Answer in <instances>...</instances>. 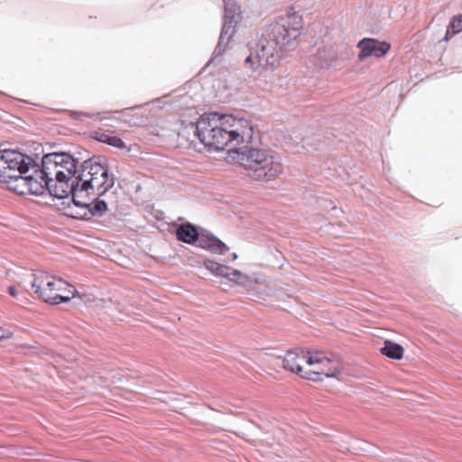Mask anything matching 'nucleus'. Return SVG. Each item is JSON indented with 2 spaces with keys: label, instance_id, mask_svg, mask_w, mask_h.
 Wrapping results in <instances>:
<instances>
[{
  "label": "nucleus",
  "instance_id": "nucleus-14",
  "mask_svg": "<svg viewBox=\"0 0 462 462\" xmlns=\"http://www.w3.org/2000/svg\"><path fill=\"white\" fill-rule=\"evenodd\" d=\"M357 48L360 49L358 60L363 61L370 56L375 58L383 57L390 51L391 45L386 42H381L377 39L364 38L358 42Z\"/></svg>",
  "mask_w": 462,
  "mask_h": 462
},
{
  "label": "nucleus",
  "instance_id": "nucleus-8",
  "mask_svg": "<svg viewBox=\"0 0 462 462\" xmlns=\"http://www.w3.org/2000/svg\"><path fill=\"white\" fill-rule=\"evenodd\" d=\"M67 189L69 192L62 199H68L71 195V200L67 205L62 202L61 209L64 214L72 218L89 219L91 194H87V190H81L79 183H69Z\"/></svg>",
  "mask_w": 462,
  "mask_h": 462
},
{
  "label": "nucleus",
  "instance_id": "nucleus-7",
  "mask_svg": "<svg viewBox=\"0 0 462 462\" xmlns=\"http://www.w3.org/2000/svg\"><path fill=\"white\" fill-rule=\"evenodd\" d=\"M224 23L217 45L213 52V60L222 55V53L226 51L227 44L229 43L236 32L237 23L242 19L240 6L237 5L236 1L224 0Z\"/></svg>",
  "mask_w": 462,
  "mask_h": 462
},
{
  "label": "nucleus",
  "instance_id": "nucleus-30",
  "mask_svg": "<svg viewBox=\"0 0 462 462\" xmlns=\"http://www.w3.org/2000/svg\"><path fill=\"white\" fill-rule=\"evenodd\" d=\"M61 170L67 173L66 170H65V165L62 164V167H61Z\"/></svg>",
  "mask_w": 462,
  "mask_h": 462
},
{
  "label": "nucleus",
  "instance_id": "nucleus-27",
  "mask_svg": "<svg viewBox=\"0 0 462 462\" xmlns=\"http://www.w3.org/2000/svg\"><path fill=\"white\" fill-rule=\"evenodd\" d=\"M8 292L12 297H16L18 291L14 286L8 287Z\"/></svg>",
  "mask_w": 462,
  "mask_h": 462
},
{
  "label": "nucleus",
  "instance_id": "nucleus-23",
  "mask_svg": "<svg viewBox=\"0 0 462 462\" xmlns=\"http://www.w3.org/2000/svg\"><path fill=\"white\" fill-rule=\"evenodd\" d=\"M462 31V14L455 16L449 23L444 37V41L448 42L455 34Z\"/></svg>",
  "mask_w": 462,
  "mask_h": 462
},
{
  "label": "nucleus",
  "instance_id": "nucleus-15",
  "mask_svg": "<svg viewBox=\"0 0 462 462\" xmlns=\"http://www.w3.org/2000/svg\"><path fill=\"white\" fill-rule=\"evenodd\" d=\"M53 294L52 298H55L50 301L51 304L57 305L61 302H68L72 298L79 296L78 291L66 281L57 278V281L52 284Z\"/></svg>",
  "mask_w": 462,
  "mask_h": 462
},
{
  "label": "nucleus",
  "instance_id": "nucleus-22",
  "mask_svg": "<svg viewBox=\"0 0 462 462\" xmlns=\"http://www.w3.org/2000/svg\"><path fill=\"white\" fill-rule=\"evenodd\" d=\"M380 351L383 356L396 360L402 359L404 353V349L401 345L390 340L384 341L383 346Z\"/></svg>",
  "mask_w": 462,
  "mask_h": 462
},
{
  "label": "nucleus",
  "instance_id": "nucleus-9",
  "mask_svg": "<svg viewBox=\"0 0 462 462\" xmlns=\"http://www.w3.org/2000/svg\"><path fill=\"white\" fill-rule=\"evenodd\" d=\"M28 158L24 153L16 150H0V180L16 174H26L29 171Z\"/></svg>",
  "mask_w": 462,
  "mask_h": 462
},
{
  "label": "nucleus",
  "instance_id": "nucleus-29",
  "mask_svg": "<svg viewBox=\"0 0 462 462\" xmlns=\"http://www.w3.org/2000/svg\"><path fill=\"white\" fill-rule=\"evenodd\" d=\"M74 115H85V116H89V115H88V114L78 113V112H74Z\"/></svg>",
  "mask_w": 462,
  "mask_h": 462
},
{
  "label": "nucleus",
  "instance_id": "nucleus-2",
  "mask_svg": "<svg viewBox=\"0 0 462 462\" xmlns=\"http://www.w3.org/2000/svg\"><path fill=\"white\" fill-rule=\"evenodd\" d=\"M333 356L324 352L310 353L303 349L295 348L286 353L282 360V366L291 372L296 373L300 377L310 381H320L321 374L326 377H335L339 369H326L327 365L333 362Z\"/></svg>",
  "mask_w": 462,
  "mask_h": 462
},
{
  "label": "nucleus",
  "instance_id": "nucleus-6",
  "mask_svg": "<svg viewBox=\"0 0 462 462\" xmlns=\"http://www.w3.org/2000/svg\"><path fill=\"white\" fill-rule=\"evenodd\" d=\"M284 53L285 51L280 47L279 43L265 32L260 39L254 53L251 52L245 62L253 70L258 67L273 69L279 65Z\"/></svg>",
  "mask_w": 462,
  "mask_h": 462
},
{
  "label": "nucleus",
  "instance_id": "nucleus-21",
  "mask_svg": "<svg viewBox=\"0 0 462 462\" xmlns=\"http://www.w3.org/2000/svg\"><path fill=\"white\" fill-rule=\"evenodd\" d=\"M176 236L178 240L186 244H193L199 238L198 229L190 223L179 226L176 230Z\"/></svg>",
  "mask_w": 462,
  "mask_h": 462
},
{
  "label": "nucleus",
  "instance_id": "nucleus-28",
  "mask_svg": "<svg viewBox=\"0 0 462 462\" xmlns=\"http://www.w3.org/2000/svg\"><path fill=\"white\" fill-rule=\"evenodd\" d=\"M5 337V331L0 328V339Z\"/></svg>",
  "mask_w": 462,
  "mask_h": 462
},
{
  "label": "nucleus",
  "instance_id": "nucleus-19",
  "mask_svg": "<svg viewBox=\"0 0 462 462\" xmlns=\"http://www.w3.org/2000/svg\"><path fill=\"white\" fill-rule=\"evenodd\" d=\"M204 265L213 274L221 276V277H226L229 281H234V282L238 281L242 276V273L239 271H237V270L231 271V269L228 266L220 264L212 260H206L204 262Z\"/></svg>",
  "mask_w": 462,
  "mask_h": 462
},
{
  "label": "nucleus",
  "instance_id": "nucleus-12",
  "mask_svg": "<svg viewBox=\"0 0 462 462\" xmlns=\"http://www.w3.org/2000/svg\"><path fill=\"white\" fill-rule=\"evenodd\" d=\"M53 178L46 175L35 159L31 158V195L42 196L49 193L54 197L51 188H54Z\"/></svg>",
  "mask_w": 462,
  "mask_h": 462
},
{
  "label": "nucleus",
  "instance_id": "nucleus-11",
  "mask_svg": "<svg viewBox=\"0 0 462 462\" xmlns=\"http://www.w3.org/2000/svg\"><path fill=\"white\" fill-rule=\"evenodd\" d=\"M94 165L89 169L93 171L91 180H86L87 186H90L91 194L102 196L115 185V178L109 175L107 169L101 163L99 158L94 157Z\"/></svg>",
  "mask_w": 462,
  "mask_h": 462
},
{
  "label": "nucleus",
  "instance_id": "nucleus-5",
  "mask_svg": "<svg viewBox=\"0 0 462 462\" xmlns=\"http://www.w3.org/2000/svg\"><path fill=\"white\" fill-rule=\"evenodd\" d=\"M302 19L297 14H289L271 24L266 33L277 42L287 52L297 45V39L301 34Z\"/></svg>",
  "mask_w": 462,
  "mask_h": 462
},
{
  "label": "nucleus",
  "instance_id": "nucleus-31",
  "mask_svg": "<svg viewBox=\"0 0 462 462\" xmlns=\"http://www.w3.org/2000/svg\"><path fill=\"white\" fill-rule=\"evenodd\" d=\"M232 256H233V259H236V258H237L236 254H233V255H232Z\"/></svg>",
  "mask_w": 462,
  "mask_h": 462
},
{
  "label": "nucleus",
  "instance_id": "nucleus-13",
  "mask_svg": "<svg viewBox=\"0 0 462 462\" xmlns=\"http://www.w3.org/2000/svg\"><path fill=\"white\" fill-rule=\"evenodd\" d=\"M32 275L33 280L31 282V287L34 289V293L42 300L50 303L54 299L52 298V289H54L52 284L57 281V278L42 271H37Z\"/></svg>",
  "mask_w": 462,
  "mask_h": 462
},
{
  "label": "nucleus",
  "instance_id": "nucleus-25",
  "mask_svg": "<svg viewBox=\"0 0 462 462\" xmlns=\"http://www.w3.org/2000/svg\"><path fill=\"white\" fill-rule=\"evenodd\" d=\"M99 141L107 143L111 146L123 149L125 148V143L123 142L121 138L118 136H111L106 134H102L100 137L98 138Z\"/></svg>",
  "mask_w": 462,
  "mask_h": 462
},
{
  "label": "nucleus",
  "instance_id": "nucleus-17",
  "mask_svg": "<svg viewBox=\"0 0 462 462\" xmlns=\"http://www.w3.org/2000/svg\"><path fill=\"white\" fill-rule=\"evenodd\" d=\"M197 242L199 247L213 254H224L228 251V247L225 243L208 232L199 233V238L197 239Z\"/></svg>",
  "mask_w": 462,
  "mask_h": 462
},
{
  "label": "nucleus",
  "instance_id": "nucleus-3",
  "mask_svg": "<svg viewBox=\"0 0 462 462\" xmlns=\"http://www.w3.org/2000/svg\"><path fill=\"white\" fill-rule=\"evenodd\" d=\"M77 160L66 152H51L42 155L39 166L46 175L53 178L54 188L51 191L54 198H63L68 192L69 184V176L76 173Z\"/></svg>",
  "mask_w": 462,
  "mask_h": 462
},
{
  "label": "nucleus",
  "instance_id": "nucleus-24",
  "mask_svg": "<svg viewBox=\"0 0 462 462\" xmlns=\"http://www.w3.org/2000/svg\"><path fill=\"white\" fill-rule=\"evenodd\" d=\"M107 210V205L104 200L96 199L92 205L90 204L89 218L92 217H102Z\"/></svg>",
  "mask_w": 462,
  "mask_h": 462
},
{
  "label": "nucleus",
  "instance_id": "nucleus-4",
  "mask_svg": "<svg viewBox=\"0 0 462 462\" xmlns=\"http://www.w3.org/2000/svg\"><path fill=\"white\" fill-rule=\"evenodd\" d=\"M192 127L200 143L208 150L220 151L228 145L222 114L203 115Z\"/></svg>",
  "mask_w": 462,
  "mask_h": 462
},
{
  "label": "nucleus",
  "instance_id": "nucleus-18",
  "mask_svg": "<svg viewBox=\"0 0 462 462\" xmlns=\"http://www.w3.org/2000/svg\"><path fill=\"white\" fill-rule=\"evenodd\" d=\"M338 46L325 45L315 54L316 63L320 68L331 66L338 58Z\"/></svg>",
  "mask_w": 462,
  "mask_h": 462
},
{
  "label": "nucleus",
  "instance_id": "nucleus-26",
  "mask_svg": "<svg viewBox=\"0 0 462 462\" xmlns=\"http://www.w3.org/2000/svg\"><path fill=\"white\" fill-rule=\"evenodd\" d=\"M43 147L42 143L32 141L31 142V158L35 159L37 162H41L43 154Z\"/></svg>",
  "mask_w": 462,
  "mask_h": 462
},
{
  "label": "nucleus",
  "instance_id": "nucleus-16",
  "mask_svg": "<svg viewBox=\"0 0 462 462\" xmlns=\"http://www.w3.org/2000/svg\"><path fill=\"white\" fill-rule=\"evenodd\" d=\"M93 162L94 157L84 161L80 164V170L76 168V173L73 176H69V183H79L81 190H87V194H91L90 186H87L85 181L91 180L93 178V171L89 170L94 165Z\"/></svg>",
  "mask_w": 462,
  "mask_h": 462
},
{
  "label": "nucleus",
  "instance_id": "nucleus-20",
  "mask_svg": "<svg viewBox=\"0 0 462 462\" xmlns=\"http://www.w3.org/2000/svg\"><path fill=\"white\" fill-rule=\"evenodd\" d=\"M0 181L5 183L10 190L19 195L29 194V175L27 173L13 175L6 178L5 180Z\"/></svg>",
  "mask_w": 462,
  "mask_h": 462
},
{
  "label": "nucleus",
  "instance_id": "nucleus-1",
  "mask_svg": "<svg viewBox=\"0 0 462 462\" xmlns=\"http://www.w3.org/2000/svg\"><path fill=\"white\" fill-rule=\"evenodd\" d=\"M229 156L245 169L246 175L256 181H270L282 172V164L273 152L247 146L229 151Z\"/></svg>",
  "mask_w": 462,
  "mask_h": 462
},
{
  "label": "nucleus",
  "instance_id": "nucleus-10",
  "mask_svg": "<svg viewBox=\"0 0 462 462\" xmlns=\"http://www.w3.org/2000/svg\"><path fill=\"white\" fill-rule=\"evenodd\" d=\"M222 120L226 130L227 144H240L250 143L254 131L250 123L243 118H236L231 115L222 114Z\"/></svg>",
  "mask_w": 462,
  "mask_h": 462
}]
</instances>
